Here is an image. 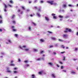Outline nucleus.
Instances as JSON below:
<instances>
[{"mask_svg": "<svg viewBox=\"0 0 78 78\" xmlns=\"http://www.w3.org/2000/svg\"><path fill=\"white\" fill-rule=\"evenodd\" d=\"M68 32L71 33V32H72V30L70 29L66 28L65 29V30L64 31V33H68Z\"/></svg>", "mask_w": 78, "mask_h": 78, "instance_id": "obj_1", "label": "nucleus"}, {"mask_svg": "<svg viewBox=\"0 0 78 78\" xmlns=\"http://www.w3.org/2000/svg\"><path fill=\"white\" fill-rule=\"evenodd\" d=\"M12 28V31H17V30L16 29H15V27L14 26H12L11 27Z\"/></svg>", "mask_w": 78, "mask_h": 78, "instance_id": "obj_2", "label": "nucleus"}, {"mask_svg": "<svg viewBox=\"0 0 78 78\" xmlns=\"http://www.w3.org/2000/svg\"><path fill=\"white\" fill-rule=\"evenodd\" d=\"M47 3H50L51 5H52L54 4L53 3V2H54V1H47Z\"/></svg>", "mask_w": 78, "mask_h": 78, "instance_id": "obj_3", "label": "nucleus"}, {"mask_svg": "<svg viewBox=\"0 0 78 78\" xmlns=\"http://www.w3.org/2000/svg\"><path fill=\"white\" fill-rule=\"evenodd\" d=\"M56 15V14H55L54 13H52V16H53V18L55 19H57V17L56 16H55Z\"/></svg>", "mask_w": 78, "mask_h": 78, "instance_id": "obj_4", "label": "nucleus"}, {"mask_svg": "<svg viewBox=\"0 0 78 78\" xmlns=\"http://www.w3.org/2000/svg\"><path fill=\"white\" fill-rule=\"evenodd\" d=\"M45 19L47 21H48V20H49V19L47 16H45Z\"/></svg>", "mask_w": 78, "mask_h": 78, "instance_id": "obj_5", "label": "nucleus"}, {"mask_svg": "<svg viewBox=\"0 0 78 78\" xmlns=\"http://www.w3.org/2000/svg\"><path fill=\"white\" fill-rule=\"evenodd\" d=\"M15 15H13L12 16V17L11 18V19H14V17H15Z\"/></svg>", "mask_w": 78, "mask_h": 78, "instance_id": "obj_6", "label": "nucleus"}, {"mask_svg": "<svg viewBox=\"0 0 78 78\" xmlns=\"http://www.w3.org/2000/svg\"><path fill=\"white\" fill-rule=\"evenodd\" d=\"M68 35L67 34H64L63 35V37H67L68 36Z\"/></svg>", "mask_w": 78, "mask_h": 78, "instance_id": "obj_7", "label": "nucleus"}, {"mask_svg": "<svg viewBox=\"0 0 78 78\" xmlns=\"http://www.w3.org/2000/svg\"><path fill=\"white\" fill-rule=\"evenodd\" d=\"M51 39H52V40H53L54 41H55L56 39L54 37H51Z\"/></svg>", "mask_w": 78, "mask_h": 78, "instance_id": "obj_8", "label": "nucleus"}, {"mask_svg": "<svg viewBox=\"0 0 78 78\" xmlns=\"http://www.w3.org/2000/svg\"><path fill=\"white\" fill-rule=\"evenodd\" d=\"M4 6H5V9H6V8H7L8 7L7 5H6L5 4V3L4 4Z\"/></svg>", "mask_w": 78, "mask_h": 78, "instance_id": "obj_9", "label": "nucleus"}, {"mask_svg": "<svg viewBox=\"0 0 78 78\" xmlns=\"http://www.w3.org/2000/svg\"><path fill=\"white\" fill-rule=\"evenodd\" d=\"M58 17H59V18H60L61 19H62V18H63V16L59 15L58 16Z\"/></svg>", "mask_w": 78, "mask_h": 78, "instance_id": "obj_10", "label": "nucleus"}, {"mask_svg": "<svg viewBox=\"0 0 78 78\" xmlns=\"http://www.w3.org/2000/svg\"><path fill=\"white\" fill-rule=\"evenodd\" d=\"M48 64H49V65H50L51 66H53V63H49Z\"/></svg>", "mask_w": 78, "mask_h": 78, "instance_id": "obj_11", "label": "nucleus"}, {"mask_svg": "<svg viewBox=\"0 0 78 78\" xmlns=\"http://www.w3.org/2000/svg\"><path fill=\"white\" fill-rule=\"evenodd\" d=\"M7 72L8 73H11L12 72L11 71L9 70H7Z\"/></svg>", "mask_w": 78, "mask_h": 78, "instance_id": "obj_12", "label": "nucleus"}, {"mask_svg": "<svg viewBox=\"0 0 78 78\" xmlns=\"http://www.w3.org/2000/svg\"><path fill=\"white\" fill-rule=\"evenodd\" d=\"M32 78H35V75L34 74H33L32 75Z\"/></svg>", "mask_w": 78, "mask_h": 78, "instance_id": "obj_13", "label": "nucleus"}, {"mask_svg": "<svg viewBox=\"0 0 78 78\" xmlns=\"http://www.w3.org/2000/svg\"><path fill=\"white\" fill-rule=\"evenodd\" d=\"M9 2L12 4H13V1L12 0H11L9 1Z\"/></svg>", "mask_w": 78, "mask_h": 78, "instance_id": "obj_14", "label": "nucleus"}, {"mask_svg": "<svg viewBox=\"0 0 78 78\" xmlns=\"http://www.w3.org/2000/svg\"><path fill=\"white\" fill-rule=\"evenodd\" d=\"M51 76L53 78H55V74H52L51 75Z\"/></svg>", "mask_w": 78, "mask_h": 78, "instance_id": "obj_15", "label": "nucleus"}, {"mask_svg": "<svg viewBox=\"0 0 78 78\" xmlns=\"http://www.w3.org/2000/svg\"><path fill=\"white\" fill-rule=\"evenodd\" d=\"M40 41L41 42H43L44 41V40H43V39H41L40 40Z\"/></svg>", "mask_w": 78, "mask_h": 78, "instance_id": "obj_16", "label": "nucleus"}, {"mask_svg": "<svg viewBox=\"0 0 78 78\" xmlns=\"http://www.w3.org/2000/svg\"><path fill=\"white\" fill-rule=\"evenodd\" d=\"M43 73V71H41L39 72V74H40V75H41Z\"/></svg>", "mask_w": 78, "mask_h": 78, "instance_id": "obj_17", "label": "nucleus"}, {"mask_svg": "<svg viewBox=\"0 0 78 78\" xmlns=\"http://www.w3.org/2000/svg\"><path fill=\"white\" fill-rule=\"evenodd\" d=\"M38 11H41V7H39Z\"/></svg>", "mask_w": 78, "mask_h": 78, "instance_id": "obj_18", "label": "nucleus"}, {"mask_svg": "<svg viewBox=\"0 0 78 78\" xmlns=\"http://www.w3.org/2000/svg\"><path fill=\"white\" fill-rule=\"evenodd\" d=\"M10 66H15V64H14V63H13L12 64H11Z\"/></svg>", "mask_w": 78, "mask_h": 78, "instance_id": "obj_19", "label": "nucleus"}, {"mask_svg": "<svg viewBox=\"0 0 78 78\" xmlns=\"http://www.w3.org/2000/svg\"><path fill=\"white\" fill-rule=\"evenodd\" d=\"M37 15L39 17H41V15H40V13L39 14L38 13H37Z\"/></svg>", "mask_w": 78, "mask_h": 78, "instance_id": "obj_20", "label": "nucleus"}, {"mask_svg": "<svg viewBox=\"0 0 78 78\" xmlns=\"http://www.w3.org/2000/svg\"><path fill=\"white\" fill-rule=\"evenodd\" d=\"M58 41H60V42H63V40L60 39H58Z\"/></svg>", "mask_w": 78, "mask_h": 78, "instance_id": "obj_21", "label": "nucleus"}, {"mask_svg": "<svg viewBox=\"0 0 78 78\" xmlns=\"http://www.w3.org/2000/svg\"><path fill=\"white\" fill-rule=\"evenodd\" d=\"M37 61H41V58H37Z\"/></svg>", "mask_w": 78, "mask_h": 78, "instance_id": "obj_22", "label": "nucleus"}, {"mask_svg": "<svg viewBox=\"0 0 78 78\" xmlns=\"http://www.w3.org/2000/svg\"><path fill=\"white\" fill-rule=\"evenodd\" d=\"M13 23H14V24H15L16 23V21L13 20V21H12Z\"/></svg>", "mask_w": 78, "mask_h": 78, "instance_id": "obj_23", "label": "nucleus"}, {"mask_svg": "<svg viewBox=\"0 0 78 78\" xmlns=\"http://www.w3.org/2000/svg\"><path fill=\"white\" fill-rule=\"evenodd\" d=\"M62 48H65V47L64 46L62 45L61 46Z\"/></svg>", "mask_w": 78, "mask_h": 78, "instance_id": "obj_24", "label": "nucleus"}, {"mask_svg": "<svg viewBox=\"0 0 78 78\" xmlns=\"http://www.w3.org/2000/svg\"><path fill=\"white\" fill-rule=\"evenodd\" d=\"M14 36H15V37H17V36H18V34H15L14 35Z\"/></svg>", "mask_w": 78, "mask_h": 78, "instance_id": "obj_25", "label": "nucleus"}, {"mask_svg": "<svg viewBox=\"0 0 78 78\" xmlns=\"http://www.w3.org/2000/svg\"><path fill=\"white\" fill-rule=\"evenodd\" d=\"M34 51H36V52H37V50L36 49H34Z\"/></svg>", "mask_w": 78, "mask_h": 78, "instance_id": "obj_26", "label": "nucleus"}, {"mask_svg": "<svg viewBox=\"0 0 78 78\" xmlns=\"http://www.w3.org/2000/svg\"><path fill=\"white\" fill-rule=\"evenodd\" d=\"M32 23H33L34 25V26H36V24H35V23H34V22H32Z\"/></svg>", "mask_w": 78, "mask_h": 78, "instance_id": "obj_27", "label": "nucleus"}, {"mask_svg": "<svg viewBox=\"0 0 78 78\" xmlns=\"http://www.w3.org/2000/svg\"><path fill=\"white\" fill-rule=\"evenodd\" d=\"M63 6L64 8H66V4H64L63 5Z\"/></svg>", "mask_w": 78, "mask_h": 78, "instance_id": "obj_28", "label": "nucleus"}, {"mask_svg": "<svg viewBox=\"0 0 78 78\" xmlns=\"http://www.w3.org/2000/svg\"><path fill=\"white\" fill-rule=\"evenodd\" d=\"M21 8L23 9H24V10H25V7L23 6H22Z\"/></svg>", "mask_w": 78, "mask_h": 78, "instance_id": "obj_29", "label": "nucleus"}, {"mask_svg": "<svg viewBox=\"0 0 78 78\" xmlns=\"http://www.w3.org/2000/svg\"><path fill=\"white\" fill-rule=\"evenodd\" d=\"M25 51H29V49H26L25 50Z\"/></svg>", "mask_w": 78, "mask_h": 78, "instance_id": "obj_30", "label": "nucleus"}, {"mask_svg": "<svg viewBox=\"0 0 78 78\" xmlns=\"http://www.w3.org/2000/svg\"><path fill=\"white\" fill-rule=\"evenodd\" d=\"M24 62L25 63H27V62H28V60H25L24 61Z\"/></svg>", "mask_w": 78, "mask_h": 78, "instance_id": "obj_31", "label": "nucleus"}, {"mask_svg": "<svg viewBox=\"0 0 78 78\" xmlns=\"http://www.w3.org/2000/svg\"><path fill=\"white\" fill-rule=\"evenodd\" d=\"M48 33H50V34H52V33H53L51 32H50V31H48Z\"/></svg>", "mask_w": 78, "mask_h": 78, "instance_id": "obj_32", "label": "nucleus"}, {"mask_svg": "<svg viewBox=\"0 0 78 78\" xmlns=\"http://www.w3.org/2000/svg\"><path fill=\"white\" fill-rule=\"evenodd\" d=\"M71 73H74V74L75 73V72H74L73 71H72L71 72Z\"/></svg>", "mask_w": 78, "mask_h": 78, "instance_id": "obj_33", "label": "nucleus"}, {"mask_svg": "<svg viewBox=\"0 0 78 78\" xmlns=\"http://www.w3.org/2000/svg\"><path fill=\"white\" fill-rule=\"evenodd\" d=\"M41 60H43V61H44L45 60V59L44 58H41Z\"/></svg>", "mask_w": 78, "mask_h": 78, "instance_id": "obj_34", "label": "nucleus"}, {"mask_svg": "<svg viewBox=\"0 0 78 78\" xmlns=\"http://www.w3.org/2000/svg\"><path fill=\"white\" fill-rule=\"evenodd\" d=\"M29 30L30 31H31V27H29Z\"/></svg>", "mask_w": 78, "mask_h": 78, "instance_id": "obj_35", "label": "nucleus"}, {"mask_svg": "<svg viewBox=\"0 0 78 78\" xmlns=\"http://www.w3.org/2000/svg\"><path fill=\"white\" fill-rule=\"evenodd\" d=\"M69 16H66L65 18L66 19H67V18H69Z\"/></svg>", "mask_w": 78, "mask_h": 78, "instance_id": "obj_36", "label": "nucleus"}, {"mask_svg": "<svg viewBox=\"0 0 78 78\" xmlns=\"http://www.w3.org/2000/svg\"><path fill=\"white\" fill-rule=\"evenodd\" d=\"M63 60H64V61H65V60H66V57H65V56L63 57Z\"/></svg>", "mask_w": 78, "mask_h": 78, "instance_id": "obj_37", "label": "nucleus"}, {"mask_svg": "<svg viewBox=\"0 0 78 78\" xmlns=\"http://www.w3.org/2000/svg\"><path fill=\"white\" fill-rule=\"evenodd\" d=\"M37 0H35L34 1V3H37Z\"/></svg>", "mask_w": 78, "mask_h": 78, "instance_id": "obj_38", "label": "nucleus"}, {"mask_svg": "<svg viewBox=\"0 0 78 78\" xmlns=\"http://www.w3.org/2000/svg\"><path fill=\"white\" fill-rule=\"evenodd\" d=\"M19 48H20L21 49H23V48L21 46H19Z\"/></svg>", "mask_w": 78, "mask_h": 78, "instance_id": "obj_39", "label": "nucleus"}, {"mask_svg": "<svg viewBox=\"0 0 78 78\" xmlns=\"http://www.w3.org/2000/svg\"><path fill=\"white\" fill-rule=\"evenodd\" d=\"M14 73H18L17 71H14Z\"/></svg>", "mask_w": 78, "mask_h": 78, "instance_id": "obj_40", "label": "nucleus"}, {"mask_svg": "<svg viewBox=\"0 0 78 78\" xmlns=\"http://www.w3.org/2000/svg\"><path fill=\"white\" fill-rule=\"evenodd\" d=\"M8 41L10 43H11V41L10 40H8Z\"/></svg>", "mask_w": 78, "mask_h": 78, "instance_id": "obj_41", "label": "nucleus"}, {"mask_svg": "<svg viewBox=\"0 0 78 78\" xmlns=\"http://www.w3.org/2000/svg\"><path fill=\"white\" fill-rule=\"evenodd\" d=\"M17 12H20V9H18V11H17Z\"/></svg>", "mask_w": 78, "mask_h": 78, "instance_id": "obj_42", "label": "nucleus"}, {"mask_svg": "<svg viewBox=\"0 0 78 78\" xmlns=\"http://www.w3.org/2000/svg\"><path fill=\"white\" fill-rule=\"evenodd\" d=\"M26 11L27 12H29V11H30V9H27V10Z\"/></svg>", "mask_w": 78, "mask_h": 78, "instance_id": "obj_43", "label": "nucleus"}, {"mask_svg": "<svg viewBox=\"0 0 78 78\" xmlns=\"http://www.w3.org/2000/svg\"><path fill=\"white\" fill-rule=\"evenodd\" d=\"M26 46L24 45V46H23V48H26Z\"/></svg>", "mask_w": 78, "mask_h": 78, "instance_id": "obj_44", "label": "nucleus"}, {"mask_svg": "<svg viewBox=\"0 0 78 78\" xmlns=\"http://www.w3.org/2000/svg\"><path fill=\"white\" fill-rule=\"evenodd\" d=\"M77 50H78V48H75V51H76Z\"/></svg>", "mask_w": 78, "mask_h": 78, "instance_id": "obj_45", "label": "nucleus"}, {"mask_svg": "<svg viewBox=\"0 0 78 78\" xmlns=\"http://www.w3.org/2000/svg\"><path fill=\"white\" fill-rule=\"evenodd\" d=\"M26 67H29V65L28 64H27L26 65Z\"/></svg>", "mask_w": 78, "mask_h": 78, "instance_id": "obj_46", "label": "nucleus"}, {"mask_svg": "<svg viewBox=\"0 0 78 78\" xmlns=\"http://www.w3.org/2000/svg\"><path fill=\"white\" fill-rule=\"evenodd\" d=\"M53 47V45H51L49 47V48H52Z\"/></svg>", "mask_w": 78, "mask_h": 78, "instance_id": "obj_47", "label": "nucleus"}, {"mask_svg": "<svg viewBox=\"0 0 78 78\" xmlns=\"http://www.w3.org/2000/svg\"><path fill=\"white\" fill-rule=\"evenodd\" d=\"M34 8H35V9H37V7L35 6Z\"/></svg>", "mask_w": 78, "mask_h": 78, "instance_id": "obj_48", "label": "nucleus"}, {"mask_svg": "<svg viewBox=\"0 0 78 78\" xmlns=\"http://www.w3.org/2000/svg\"><path fill=\"white\" fill-rule=\"evenodd\" d=\"M74 61H76V60H78V59L76 58V59H75V58H74L73 59Z\"/></svg>", "mask_w": 78, "mask_h": 78, "instance_id": "obj_49", "label": "nucleus"}, {"mask_svg": "<svg viewBox=\"0 0 78 78\" xmlns=\"http://www.w3.org/2000/svg\"><path fill=\"white\" fill-rule=\"evenodd\" d=\"M59 63L61 64H62V62H59Z\"/></svg>", "mask_w": 78, "mask_h": 78, "instance_id": "obj_50", "label": "nucleus"}, {"mask_svg": "<svg viewBox=\"0 0 78 78\" xmlns=\"http://www.w3.org/2000/svg\"><path fill=\"white\" fill-rule=\"evenodd\" d=\"M0 23H2V20H1L0 21Z\"/></svg>", "mask_w": 78, "mask_h": 78, "instance_id": "obj_51", "label": "nucleus"}, {"mask_svg": "<svg viewBox=\"0 0 78 78\" xmlns=\"http://www.w3.org/2000/svg\"><path fill=\"white\" fill-rule=\"evenodd\" d=\"M4 11L5 12H6V11H7L6 9H4Z\"/></svg>", "mask_w": 78, "mask_h": 78, "instance_id": "obj_52", "label": "nucleus"}, {"mask_svg": "<svg viewBox=\"0 0 78 78\" xmlns=\"http://www.w3.org/2000/svg\"><path fill=\"white\" fill-rule=\"evenodd\" d=\"M65 53V51L61 52V53H62V54H63V53Z\"/></svg>", "mask_w": 78, "mask_h": 78, "instance_id": "obj_53", "label": "nucleus"}, {"mask_svg": "<svg viewBox=\"0 0 78 78\" xmlns=\"http://www.w3.org/2000/svg\"><path fill=\"white\" fill-rule=\"evenodd\" d=\"M63 67H63V66H62L61 67V69H63Z\"/></svg>", "mask_w": 78, "mask_h": 78, "instance_id": "obj_54", "label": "nucleus"}, {"mask_svg": "<svg viewBox=\"0 0 78 78\" xmlns=\"http://www.w3.org/2000/svg\"><path fill=\"white\" fill-rule=\"evenodd\" d=\"M62 71L64 72H66V70H63Z\"/></svg>", "mask_w": 78, "mask_h": 78, "instance_id": "obj_55", "label": "nucleus"}, {"mask_svg": "<svg viewBox=\"0 0 78 78\" xmlns=\"http://www.w3.org/2000/svg\"><path fill=\"white\" fill-rule=\"evenodd\" d=\"M8 5L9 6H10V7H12V5H11L9 4Z\"/></svg>", "mask_w": 78, "mask_h": 78, "instance_id": "obj_56", "label": "nucleus"}, {"mask_svg": "<svg viewBox=\"0 0 78 78\" xmlns=\"http://www.w3.org/2000/svg\"><path fill=\"white\" fill-rule=\"evenodd\" d=\"M14 70H17V68H14Z\"/></svg>", "mask_w": 78, "mask_h": 78, "instance_id": "obj_57", "label": "nucleus"}, {"mask_svg": "<svg viewBox=\"0 0 78 78\" xmlns=\"http://www.w3.org/2000/svg\"><path fill=\"white\" fill-rule=\"evenodd\" d=\"M0 18L2 19V16H1L0 15Z\"/></svg>", "mask_w": 78, "mask_h": 78, "instance_id": "obj_58", "label": "nucleus"}, {"mask_svg": "<svg viewBox=\"0 0 78 78\" xmlns=\"http://www.w3.org/2000/svg\"><path fill=\"white\" fill-rule=\"evenodd\" d=\"M56 3H54L53 5H56Z\"/></svg>", "mask_w": 78, "mask_h": 78, "instance_id": "obj_59", "label": "nucleus"}, {"mask_svg": "<svg viewBox=\"0 0 78 78\" xmlns=\"http://www.w3.org/2000/svg\"><path fill=\"white\" fill-rule=\"evenodd\" d=\"M53 53L54 55H56V53L55 52H54Z\"/></svg>", "mask_w": 78, "mask_h": 78, "instance_id": "obj_60", "label": "nucleus"}, {"mask_svg": "<svg viewBox=\"0 0 78 78\" xmlns=\"http://www.w3.org/2000/svg\"><path fill=\"white\" fill-rule=\"evenodd\" d=\"M18 61H19V62H20V59H18Z\"/></svg>", "mask_w": 78, "mask_h": 78, "instance_id": "obj_61", "label": "nucleus"}, {"mask_svg": "<svg viewBox=\"0 0 78 78\" xmlns=\"http://www.w3.org/2000/svg\"><path fill=\"white\" fill-rule=\"evenodd\" d=\"M44 51H41V53L42 54V53H43Z\"/></svg>", "mask_w": 78, "mask_h": 78, "instance_id": "obj_62", "label": "nucleus"}, {"mask_svg": "<svg viewBox=\"0 0 78 78\" xmlns=\"http://www.w3.org/2000/svg\"><path fill=\"white\" fill-rule=\"evenodd\" d=\"M0 31H1V32H2V29H0Z\"/></svg>", "mask_w": 78, "mask_h": 78, "instance_id": "obj_63", "label": "nucleus"}, {"mask_svg": "<svg viewBox=\"0 0 78 78\" xmlns=\"http://www.w3.org/2000/svg\"><path fill=\"white\" fill-rule=\"evenodd\" d=\"M76 35L77 36H78V32L77 33Z\"/></svg>", "mask_w": 78, "mask_h": 78, "instance_id": "obj_64", "label": "nucleus"}]
</instances>
